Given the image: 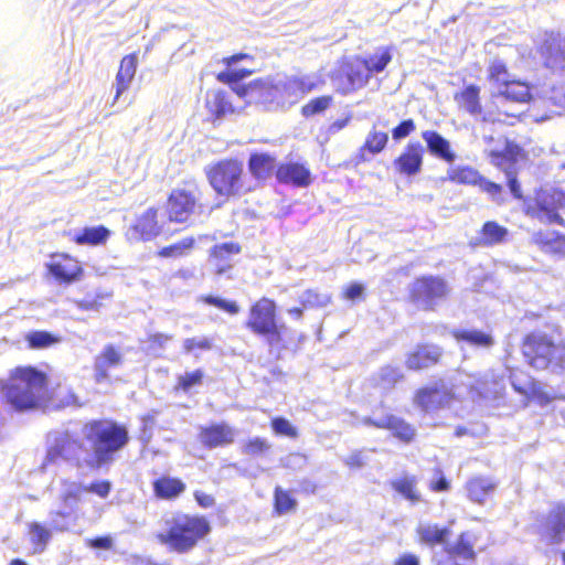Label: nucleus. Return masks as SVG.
<instances>
[{
    "label": "nucleus",
    "instance_id": "1",
    "mask_svg": "<svg viewBox=\"0 0 565 565\" xmlns=\"http://www.w3.org/2000/svg\"><path fill=\"white\" fill-rule=\"evenodd\" d=\"M81 431L83 440L70 434L56 438L47 448L46 462L66 461L78 469L98 470L111 465L130 441L127 426L110 418L87 420Z\"/></svg>",
    "mask_w": 565,
    "mask_h": 565
},
{
    "label": "nucleus",
    "instance_id": "2",
    "mask_svg": "<svg viewBox=\"0 0 565 565\" xmlns=\"http://www.w3.org/2000/svg\"><path fill=\"white\" fill-rule=\"evenodd\" d=\"M0 393L8 407L17 414L43 411L50 406L61 409L84 404L72 387L55 393L49 391V375L33 365H18L0 379Z\"/></svg>",
    "mask_w": 565,
    "mask_h": 565
},
{
    "label": "nucleus",
    "instance_id": "3",
    "mask_svg": "<svg viewBox=\"0 0 565 565\" xmlns=\"http://www.w3.org/2000/svg\"><path fill=\"white\" fill-rule=\"evenodd\" d=\"M164 530L156 534L157 541L170 552L186 554L198 547L212 532L205 515L177 511L164 521Z\"/></svg>",
    "mask_w": 565,
    "mask_h": 565
},
{
    "label": "nucleus",
    "instance_id": "4",
    "mask_svg": "<svg viewBox=\"0 0 565 565\" xmlns=\"http://www.w3.org/2000/svg\"><path fill=\"white\" fill-rule=\"evenodd\" d=\"M379 55L363 57L344 56L338 61L332 78L339 84L342 95L354 93L366 86L373 74L382 73L392 61L391 47H381Z\"/></svg>",
    "mask_w": 565,
    "mask_h": 565
},
{
    "label": "nucleus",
    "instance_id": "5",
    "mask_svg": "<svg viewBox=\"0 0 565 565\" xmlns=\"http://www.w3.org/2000/svg\"><path fill=\"white\" fill-rule=\"evenodd\" d=\"M214 206L204 200V186L196 177H189L167 195L164 213L169 223L184 224L196 216H210Z\"/></svg>",
    "mask_w": 565,
    "mask_h": 565
},
{
    "label": "nucleus",
    "instance_id": "6",
    "mask_svg": "<svg viewBox=\"0 0 565 565\" xmlns=\"http://www.w3.org/2000/svg\"><path fill=\"white\" fill-rule=\"evenodd\" d=\"M204 173L215 194L226 200L253 190L246 183L243 162L237 158H223L212 162L205 168Z\"/></svg>",
    "mask_w": 565,
    "mask_h": 565
},
{
    "label": "nucleus",
    "instance_id": "7",
    "mask_svg": "<svg viewBox=\"0 0 565 565\" xmlns=\"http://www.w3.org/2000/svg\"><path fill=\"white\" fill-rule=\"evenodd\" d=\"M246 328L255 335L262 337L269 345L284 341V324L277 322V305L274 299L260 297L248 310Z\"/></svg>",
    "mask_w": 565,
    "mask_h": 565
},
{
    "label": "nucleus",
    "instance_id": "8",
    "mask_svg": "<svg viewBox=\"0 0 565 565\" xmlns=\"http://www.w3.org/2000/svg\"><path fill=\"white\" fill-rule=\"evenodd\" d=\"M563 209H565V191L558 188L541 186L531 198L524 200L523 204L526 216L542 223L565 227V220L559 213Z\"/></svg>",
    "mask_w": 565,
    "mask_h": 565
},
{
    "label": "nucleus",
    "instance_id": "9",
    "mask_svg": "<svg viewBox=\"0 0 565 565\" xmlns=\"http://www.w3.org/2000/svg\"><path fill=\"white\" fill-rule=\"evenodd\" d=\"M557 350L558 343L553 335L540 330L525 333L520 341V352L525 364L539 372L552 367Z\"/></svg>",
    "mask_w": 565,
    "mask_h": 565
},
{
    "label": "nucleus",
    "instance_id": "10",
    "mask_svg": "<svg viewBox=\"0 0 565 565\" xmlns=\"http://www.w3.org/2000/svg\"><path fill=\"white\" fill-rule=\"evenodd\" d=\"M488 158L494 168L504 173L512 196L524 202L523 190L518 179V163L527 159L526 151L519 143L508 140L503 149L489 151Z\"/></svg>",
    "mask_w": 565,
    "mask_h": 565
},
{
    "label": "nucleus",
    "instance_id": "11",
    "mask_svg": "<svg viewBox=\"0 0 565 565\" xmlns=\"http://www.w3.org/2000/svg\"><path fill=\"white\" fill-rule=\"evenodd\" d=\"M448 294L447 282L444 278L424 275L415 278L409 286L408 301L419 306L425 311L435 309L437 302Z\"/></svg>",
    "mask_w": 565,
    "mask_h": 565
},
{
    "label": "nucleus",
    "instance_id": "12",
    "mask_svg": "<svg viewBox=\"0 0 565 565\" xmlns=\"http://www.w3.org/2000/svg\"><path fill=\"white\" fill-rule=\"evenodd\" d=\"M46 274L57 284L71 286L83 280L85 267L82 260L67 252H53L45 263Z\"/></svg>",
    "mask_w": 565,
    "mask_h": 565
},
{
    "label": "nucleus",
    "instance_id": "13",
    "mask_svg": "<svg viewBox=\"0 0 565 565\" xmlns=\"http://www.w3.org/2000/svg\"><path fill=\"white\" fill-rule=\"evenodd\" d=\"M444 350L440 345L420 342L405 356V366L409 371L418 372L441 363Z\"/></svg>",
    "mask_w": 565,
    "mask_h": 565
},
{
    "label": "nucleus",
    "instance_id": "14",
    "mask_svg": "<svg viewBox=\"0 0 565 565\" xmlns=\"http://www.w3.org/2000/svg\"><path fill=\"white\" fill-rule=\"evenodd\" d=\"M425 148L417 141H409L393 160L395 172L403 177H414L423 169Z\"/></svg>",
    "mask_w": 565,
    "mask_h": 565
},
{
    "label": "nucleus",
    "instance_id": "15",
    "mask_svg": "<svg viewBox=\"0 0 565 565\" xmlns=\"http://www.w3.org/2000/svg\"><path fill=\"white\" fill-rule=\"evenodd\" d=\"M162 233V225L159 221V211L150 206L138 215L129 227L130 238L137 242H148Z\"/></svg>",
    "mask_w": 565,
    "mask_h": 565
},
{
    "label": "nucleus",
    "instance_id": "16",
    "mask_svg": "<svg viewBox=\"0 0 565 565\" xmlns=\"http://www.w3.org/2000/svg\"><path fill=\"white\" fill-rule=\"evenodd\" d=\"M242 252V245L237 242H224L213 245L207 254V262L215 276L228 274L233 267V256Z\"/></svg>",
    "mask_w": 565,
    "mask_h": 565
},
{
    "label": "nucleus",
    "instance_id": "17",
    "mask_svg": "<svg viewBox=\"0 0 565 565\" xmlns=\"http://www.w3.org/2000/svg\"><path fill=\"white\" fill-rule=\"evenodd\" d=\"M539 55L543 66L552 74L565 71V40L548 38L539 47Z\"/></svg>",
    "mask_w": 565,
    "mask_h": 565
},
{
    "label": "nucleus",
    "instance_id": "18",
    "mask_svg": "<svg viewBox=\"0 0 565 565\" xmlns=\"http://www.w3.org/2000/svg\"><path fill=\"white\" fill-rule=\"evenodd\" d=\"M236 431L227 423H213L199 430V440L206 449L226 447L235 441Z\"/></svg>",
    "mask_w": 565,
    "mask_h": 565
},
{
    "label": "nucleus",
    "instance_id": "19",
    "mask_svg": "<svg viewBox=\"0 0 565 565\" xmlns=\"http://www.w3.org/2000/svg\"><path fill=\"white\" fill-rule=\"evenodd\" d=\"M511 385L515 393L523 396L525 405L535 404L545 407L558 398L557 395L550 393L540 380L533 376H530L524 385L514 381L511 382Z\"/></svg>",
    "mask_w": 565,
    "mask_h": 565
},
{
    "label": "nucleus",
    "instance_id": "20",
    "mask_svg": "<svg viewBox=\"0 0 565 565\" xmlns=\"http://www.w3.org/2000/svg\"><path fill=\"white\" fill-rule=\"evenodd\" d=\"M276 179L281 184L307 188L312 182L310 169L302 162L289 161L277 166Z\"/></svg>",
    "mask_w": 565,
    "mask_h": 565
},
{
    "label": "nucleus",
    "instance_id": "21",
    "mask_svg": "<svg viewBox=\"0 0 565 565\" xmlns=\"http://www.w3.org/2000/svg\"><path fill=\"white\" fill-rule=\"evenodd\" d=\"M450 391L441 386H423L415 392L414 403L424 412H433L446 406L451 399Z\"/></svg>",
    "mask_w": 565,
    "mask_h": 565
},
{
    "label": "nucleus",
    "instance_id": "22",
    "mask_svg": "<svg viewBox=\"0 0 565 565\" xmlns=\"http://www.w3.org/2000/svg\"><path fill=\"white\" fill-rule=\"evenodd\" d=\"M532 243L544 254L565 258V234L555 230L540 228L533 233Z\"/></svg>",
    "mask_w": 565,
    "mask_h": 565
},
{
    "label": "nucleus",
    "instance_id": "23",
    "mask_svg": "<svg viewBox=\"0 0 565 565\" xmlns=\"http://www.w3.org/2000/svg\"><path fill=\"white\" fill-rule=\"evenodd\" d=\"M364 424L377 429L391 430L395 438L405 444L412 443L416 436V430L409 423L392 414L384 419L365 418Z\"/></svg>",
    "mask_w": 565,
    "mask_h": 565
},
{
    "label": "nucleus",
    "instance_id": "24",
    "mask_svg": "<svg viewBox=\"0 0 565 565\" xmlns=\"http://www.w3.org/2000/svg\"><path fill=\"white\" fill-rule=\"evenodd\" d=\"M124 362L121 351L114 344H107L94 359V379L102 383L109 379V370L118 367Z\"/></svg>",
    "mask_w": 565,
    "mask_h": 565
},
{
    "label": "nucleus",
    "instance_id": "25",
    "mask_svg": "<svg viewBox=\"0 0 565 565\" xmlns=\"http://www.w3.org/2000/svg\"><path fill=\"white\" fill-rule=\"evenodd\" d=\"M520 116L507 108V102L498 98V94L493 95L482 109L479 120L489 124L514 125Z\"/></svg>",
    "mask_w": 565,
    "mask_h": 565
},
{
    "label": "nucleus",
    "instance_id": "26",
    "mask_svg": "<svg viewBox=\"0 0 565 565\" xmlns=\"http://www.w3.org/2000/svg\"><path fill=\"white\" fill-rule=\"evenodd\" d=\"M454 100L459 110L479 119L482 114L481 87L477 84L463 86L454 94Z\"/></svg>",
    "mask_w": 565,
    "mask_h": 565
},
{
    "label": "nucleus",
    "instance_id": "27",
    "mask_svg": "<svg viewBox=\"0 0 565 565\" xmlns=\"http://www.w3.org/2000/svg\"><path fill=\"white\" fill-rule=\"evenodd\" d=\"M205 108L213 121L236 113V106L231 95L223 89H214L206 93Z\"/></svg>",
    "mask_w": 565,
    "mask_h": 565
},
{
    "label": "nucleus",
    "instance_id": "28",
    "mask_svg": "<svg viewBox=\"0 0 565 565\" xmlns=\"http://www.w3.org/2000/svg\"><path fill=\"white\" fill-rule=\"evenodd\" d=\"M186 490V484L179 477L161 475L152 481V492L156 499L174 501Z\"/></svg>",
    "mask_w": 565,
    "mask_h": 565
},
{
    "label": "nucleus",
    "instance_id": "29",
    "mask_svg": "<svg viewBox=\"0 0 565 565\" xmlns=\"http://www.w3.org/2000/svg\"><path fill=\"white\" fill-rule=\"evenodd\" d=\"M422 138L426 143L428 152L447 163H452L457 156L451 148L450 141L437 130L427 129L422 131Z\"/></svg>",
    "mask_w": 565,
    "mask_h": 565
},
{
    "label": "nucleus",
    "instance_id": "30",
    "mask_svg": "<svg viewBox=\"0 0 565 565\" xmlns=\"http://www.w3.org/2000/svg\"><path fill=\"white\" fill-rule=\"evenodd\" d=\"M277 166L276 157L268 152H253L247 160L248 172L259 182L267 181L273 174L276 175Z\"/></svg>",
    "mask_w": 565,
    "mask_h": 565
},
{
    "label": "nucleus",
    "instance_id": "31",
    "mask_svg": "<svg viewBox=\"0 0 565 565\" xmlns=\"http://www.w3.org/2000/svg\"><path fill=\"white\" fill-rule=\"evenodd\" d=\"M249 60L253 61V56L247 53H236L231 56H225L222 58V64L226 66V68L222 72H218L215 75V78L223 84L232 86L241 82L242 79L250 76L253 74L252 70L248 68H234L233 65L236 62Z\"/></svg>",
    "mask_w": 565,
    "mask_h": 565
},
{
    "label": "nucleus",
    "instance_id": "32",
    "mask_svg": "<svg viewBox=\"0 0 565 565\" xmlns=\"http://www.w3.org/2000/svg\"><path fill=\"white\" fill-rule=\"evenodd\" d=\"M544 534L551 544H559L565 540V504L557 503L550 510Z\"/></svg>",
    "mask_w": 565,
    "mask_h": 565
},
{
    "label": "nucleus",
    "instance_id": "33",
    "mask_svg": "<svg viewBox=\"0 0 565 565\" xmlns=\"http://www.w3.org/2000/svg\"><path fill=\"white\" fill-rule=\"evenodd\" d=\"M388 484L395 493L412 504L423 501L422 492L418 489V478L415 475L404 472L392 479Z\"/></svg>",
    "mask_w": 565,
    "mask_h": 565
},
{
    "label": "nucleus",
    "instance_id": "34",
    "mask_svg": "<svg viewBox=\"0 0 565 565\" xmlns=\"http://www.w3.org/2000/svg\"><path fill=\"white\" fill-rule=\"evenodd\" d=\"M138 65V54L136 52L125 55L116 74V94L115 99L128 90L132 79L135 78Z\"/></svg>",
    "mask_w": 565,
    "mask_h": 565
},
{
    "label": "nucleus",
    "instance_id": "35",
    "mask_svg": "<svg viewBox=\"0 0 565 565\" xmlns=\"http://www.w3.org/2000/svg\"><path fill=\"white\" fill-rule=\"evenodd\" d=\"M388 143V135L385 131L371 130L363 145L359 148L356 162L362 163L369 160V156L381 153Z\"/></svg>",
    "mask_w": 565,
    "mask_h": 565
},
{
    "label": "nucleus",
    "instance_id": "36",
    "mask_svg": "<svg viewBox=\"0 0 565 565\" xmlns=\"http://www.w3.org/2000/svg\"><path fill=\"white\" fill-rule=\"evenodd\" d=\"M508 237L509 230L507 227L500 225L497 221H487L479 231L476 244L478 246L490 247L507 242Z\"/></svg>",
    "mask_w": 565,
    "mask_h": 565
},
{
    "label": "nucleus",
    "instance_id": "37",
    "mask_svg": "<svg viewBox=\"0 0 565 565\" xmlns=\"http://www.w3.org/2000/svg\"><path fill=\"white\" fill-rule=\"evenodd\" d=\"M497 483L487 477L477 476L466 482L467 495L470 501L482 504L493 492Z\"/></svg>",
    "mask_w": 565,
    "mask_h": 565
},
{
    "label": "nucleus",
    "instance_id": "38",
    "mask_svg": "<svg viewBox=\"0 0 565 565\" xmlns=\"http://www.w3.org/2000/svg\"><path fill=\"white\" fill-rule=\"evenodd\" d=\"M110 236V231L104 225L87 226L75 233L71 241L76 245H104Z\"/></svg>",
    "mask_w": 565,
    "mask_h": 565
},
{
    "label": "nucleus",
    "instance_id": "39",
    "mask_svg": "<svg viewBox=\"0 0 565 565\" xmlns=\"http://www.w3.org/2000/svg\"><path fill=\"white\" fill-rule=\"evenodd\" d=\"M498 98L505 102L527 103L532 99L531 86L520 79H510L498 93Z\"/></svg>",
    "mask_w": 565,
    "mask_h": 565
},
{
    "label": "nucleus",
    "instance_id": "40",
    "mask_svg": "<svg viewBox=\"0 0 565 565\" xmlns=\"http://www.w3.org/2000/svg\"><path fill=\"white\" fill-rule=\"evenodd\" d=\"M450 530L438 524H424L416 529L418 543L427 546H436L447 542Z\"/></svg>",
    "mask_w": 565,
    "mask_h": 565
},
{
    "label": "nucleus",
    "instance_id": "41",
    "mask_svg": "<svg viewBox=\"0 0 565 565\" xmlns=\"http://www.w3.org/2000/svg\"><path fill=\"white\" fill-rule=\"evenodd\" d=\"M196 239L194 236L183 237L170 245L163 246L157 250V256L167 259H177L189 256L195 248Z\"/></svg>",
    "mask_w": 565,
    "mask_h": 565
},
{
    "label": "nucleus",
    "instance_id": "42",
    "mask_svg": "<svg viewBox=\"0 0 565 565\" xmlns=\"http://www.w3.org/2000/svg\"><path fill=\"white\" fill-rule=\"evenodd\" d=\"M451 335L457 342H466L477 348H491L494 344L493 337L480 330L455 329Z\"/></svg>",
    "mask_w": 565,
    "mask_h": 565
},
{
    "label": "nucleus",
    "instance_id": "43",
    "mask_svg": "<svg viewBox=\"0 0 565 565\" xmlns=\"http://www.w3.org/2000/svg\"><path fill=\"white\" fill-rule=\"evenodd\" d=\"M298 501L291 490L276 486L273 493V511L277 515L296 512Z\"/></svg>",
    "mask_w": 565,
    "mask_h": 565
},
{
    "label": "nucleus",
    "instance_id": "44",
    "mask_svg": "<svg viewBox=\"0 0 565 565\" xmlns=\"http://www.w3.org/2000/svg\"><path fill=\"white\" fill-rule=\"evenodd\" d=\"M26 347L31 350H43L58 344L62 341L60 334L45 330H33L25 334Z\"/></svg>",
    "mask_w": 565,
    "mask_h": 565
},
{
    "label": "nucleus",
    "instance_id": "45",
    "mask_svg": "<svg viewBox=\"0 0 565 565\" xmlns=\"http://www.w3.org/2000/svg\"><path fill=\"white\" fill-rule=\"evenodd\" d=\"M271 444L264 437L255 436L246 439L241 446L242 455L248 458H260L269 454Z\"/></svg>",
    "mask_w": 565,
    "mask_h": 565
},
{
    "label": "nucleus",
    "instance_id": "46",
    "mask_svg": "<svg viewBox=\"0 0 565 565\" xmlns=\"http://www.w3.org/2000/svg\"><path fill=\"white\" fill-rule=\"evenodd\" d=\"M481 174L472 167H457L448 170L447 178L456 184L476 185Z\"/></svg>",
    "mask_w": 565,
    "mask_h": 565
},
{
    "label": "nucleus",
    "instance_id": "47",
    "mask_svg": "<svg viewBox=\"0 0 565 565\" xmlns=\"http://www.w3.org/2000/svg\"><path fill=\"white\" fill-rule=\"evenodd\" d=\"M404 379L398 367L391 364L384 365L375 375V385L384 390H391Z\"/></svg>",
    "mask_w": 565,
    "mask_h": 565
},
{
    "label": "nucleus",
    "instance_id": "48",
    "mask_svg": "<svg viewBox=\"0 0 565 565\" xmlns=\"http://www.w3.org/2000/svg\"><path fill=\"white\" fill-rule=\"evenodd\" d=\"M31 544L40 552L44 551L51 540V531L39 522H31L28 525Z\"/></svg>",
    "mask_w": 565,
    "mask_h": 565
},
{
    "label": "nucleus",
    "instance_id": "49",
    "mask_svg": "<svg viewBox=\"0 0 565 565\" xmlns=\"http://www.w3.org/2000/svg\"><path fill=\"white\" fill-rule=\"evenodd\" d=\"M270 429L275 436L297 439L299 437L298 428L287 418L276 416L270 419Z\"/></svg>",
    "mask_w": 565,
    "mask_h": 565
},
{
    "label": "nucleus",
    "instance_id": "50",
    "mask_svg": "<svg viewBox=\"0 0 565 565\" xmlns=\"http://www.w3.org/2000/svg\"><path fill=\"white\" fill-rule=\"evenodd\" d=\"M254 82H260L262 84L254 90V98L256 100L267 103L276 99L279 86L271 78H256Z\"/></svg>",
    "mask_w": 565,
    "mask_h": 565
},
{
    "label": "nucleus",
    "instance_id": "51",
    "mask_svg": "<svg viewBox=\"0 0 565 565\" xmlns=\"http://www.w3.org/2000/svg\"><path fill=\"white\" fill-rule=\"evenodd\" d=\"M333 103V97L331 95H322L308 100L305 105H302L300 113L303 117L309 118L317 114L323 113L327 110Z\"/></svg>",
    "mask_w": 565,
    "mask_h": 565
},
{
    "label": "nucleus",
    "instance_id": "52",
    "mask_svg": "<svg viewBox=\"0 0 565 565\" xmlns=\"http://www.w3.org/2000/svg\"><path fill=\"white\" fill-rule=\"evenodd\" d=\"M204 305L213 306L228 315L235 316L241 308L235 300L223 299L213 295H204L201 297Z\"/></svg>",
    "mask_w": 565,
    "mask_h": 565
},
{
    "label": "nucleus",
    "instance_id": "53",
    "mask_svg": "<svg viewBox=\"0 0 565 565\" xmlns=\"http://www.w3.org/2000/svg\"><path fill=\"white\" fill-rule=\"evenodd\" d=\"M510 73L507 64L500 60H493L488 67V79L497 85L503 86L509 82Z\"/></svg>",
    "mask_w": 565,
    "mask_h": 565
},
{
    "label": "nucleus",
    "instance_id": "54",
    "mask_svg": "<svg viewBox=\"0 0 565 565\" xmlns=\"http://www.w3.org/2000/svg\"><path fill=\"white\" fill-rule=\"evenodd\" d=\"M109 297L105 292L88 294L83 299L76 300L75 305L83 311H98L104 306V300Z\"/></svg>",
    "mask_w": 565,
    "mask_h": 565
},
{
    "label": "nucleus",
    "instance_id": "55",
    "mask_svg": "<svg viewBox=\"0 0 565 565\" xmlns=\"http://www.w3.org/2000/svg\"><path fill=\"white\" fill-rule=\"evenodd\" d=\"M290 84L296 92L300 94H308L323 84V81L313 78L310 75H305L291 77Z\"/></svg>",
    "mask_w": 565,
    "mask_h": 565
},
{
    "label": "nucleus",
    "instance_id": "56",
    "mask_svg": "<svg viewBox=\"0 0 565 565\" xmlns=\"http://www.w3.org/2000/svg\"><path fill=\"white\" fill-rule=\"evenodd\" d=\"M213 348L212 339L207 337L203 338H186L182 342L183 352L186 354H192L196 352L210 351Z\"/></svg>",
    "mask_w": 565,
    "mask_h": 565
},
{
    "label": "nucleus",
    "instance_id": "57",
    "mask_svg": "<svg viewBox=\"0 0 565 565\" xmlns=\"http://www.w3.org/2000/svg\"><path fill=\"white\" fill-rule=\"evenodd\" d=\"M477 186L484 193H487L493 201L503 203L502 198L503 186L500 183L488 180L482 174L478 181Z\"/></svg>",
    "mask_w": 565,
    "mask_h": 565
},
{
    "label": "nucleus",
    "instance_id": "58",
    "mask_svg": "<svg viewBox=\"0 0 565 565\" xmlns=\"http://www.w3.org/2000/svg\"><path fill=\"white\" fill-rule=\"evenodd\" d=\"M202 380L203 372L200 369L184 373L178 377L177 388L188 392L192 386L200 385Z\"/></svg>",
    "mask_w": 565,
    "mask_h": 565
},
{
    "label": "nucleus",
    "instance_id": "59",
    "mask_svg": "<svg viewBox=\"0 0 565 565\" xmlns=\"http://www.w3.org/2000/svg\"><path fill=\"white\" fill-rule=\"evenodd\" d=\"M488 380H486L484 375L479 376L473 381V383L469 386V393L473 398H492L491 387L487 385Z\"/></svg>",
    "mask_w": 565,
    "mask_h": 565
},
{
    "label": "nucleus",
    "instance_id": "60",
    "mask_svg": "<svg viewBox=\"0 0 565 565\" xmlns=\"http://www.w3.org/2000/svg\"><path fill=\"white\" fill-rule=\"evenodd\" d=\"M416 130L415 120L412 118L402 120L397 126H395L392 130V138L395 141H401L407 138Z\"/></svg>",
    "mask_w": 565,
    "mask_h": 565
},
{
    "label": "nucleus",
    "instance_id": "61",
    "mask_svg": "<svg viewBox=\"0 0 565 565\" xmlns=\"http://www.w3.org/2000/svg\"><path fill=\"white\" fill-rule=\"evenodd\" d=\"M172 339L173 337L171 334L154 332L147 335L146 342L148 343L149 350L156 351L163 349Z\"/></svg>",
    "mask_w": 565,
    "mask_h": 565
},
{
    "label": "nucleus",
    "instance_id": "62",
    "mask_svg": "<svg viewBox=\"0 0 565 565\" xmlns=\"http://www.w3.org/2000/svg\"><path fill=\"white\" fill-rule=\"evenodd\" d=\"M341 297L355 301L364 298V286L361 282H351L342 289Z\"/></svg>",
    "mask_w": 565,
    "mask_h": 565
},
{
    "label": "nucleus",
    "instance_id": "63",
    "mask_svg": "<svg viewBox=\"0 0 565 565\" xmlns=\"http://www.w3.org/2000/svg\"><path fill=\"white\" fill-rule=\"evenodd\" d=\"M484 377L486 380H488V382H490L487 383V385L491 387L490 390L492 392V398H498L502 396L504 392L503 376L494 372H490L489 374H484Z\"/></svg>",
    "mask_w": 565,
    "mask_h": 565
},
{
    "label": "nucleus",
    "instance_id": "64",
    "mask_svg": "<svg viewBox=\"0 0 565 565\" xmlns=\"http://www.w3.org/2000/svg\"><path fill=\"white\" fill-rule=\"evenodd\" d=\"M435 475L437 476L436 480H431L428 484V488L433 492H447L450 490L451 484L450 481L446 478L441 469H436Z\"/></svg>",
    "mask_w": 565,
    "mask_h": 565
}]
</instances>
